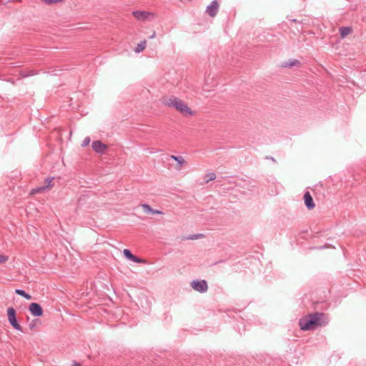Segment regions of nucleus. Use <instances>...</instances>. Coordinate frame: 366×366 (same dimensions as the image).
Masks as SVG:
<instances>
[{
	"mask_svg": "<svg viewBox=\"0 0 366 366\" xmlns=\"http://www.w3.org/2000/svg\"><path fill=\"white\" fill-rule=\"evenodd\" d=\"M123 254H124V257H125L126 258H127L128 259H131V257H132V255H133V254H132V252H130V250H129V249H124L123 250Z\"/></svg>",
	"mask_w": 366,
	"mask_h": 366,
	"instance_id": "18",
	"label": "nucleus"
},
{
	"mask_svg": "<svg viewBox=\"0 0 366 366\" xmlns=\"http://www.w3.org/2000/svg\"><path fill=\"white\" fill-rule=\"evenodd\" d=\"M8 320L10 325L16 330L23 332L22 327L18 323L16 317V311L13 307L7 309Z\"/></svg>",
	"mask_w": 366,
	"mask_h": 366,
	"instance_id": "3",
	"label": "nucleus"
},
{
	"mask_svg": "<svg viewBox=\"0 0 366 366\" xmlns=\"http://www.w3.org/2000/svg\"><path fill=\"white\" fill-rule=\"evenodd\" d=\"M325 317L323 313L315 312L302 317L299 321V325L302 330H310L315 327L321 325V320Z\"/></svg>",
	"mask_w": 366,
	"mask_h": 366,
	"instance_id": "2",
	"label": "nucleus"
},
{
	"mask_svg": "<svg viewBox=\"0 0 366 366\" xmlns=\"http://www.w3.org/2000/svg\"><path fill=\"white\" fill-rule=\"evenodd\" d=\"M202 234H197V235L194 234V235L189 236V237H186L185 239H197L199 237H202Z\"/></svg>",
	"mask_w": 366,
	"mask_h": 366,
	"instance_id": "24",
	"label": "nucleus"
},
{
	"mask_svg": "<svg viewBox=\"0 0 366 366\" xmlns=\"http://www.w3.org/2000/svg\"><path fill=\"white\" fill-rule=\"evenodd\" d=\"M176 162L178 163V169H180L182 166L186 163L184 159L182 156H178Z\"/></svg>",
	"mask_w": 366,
	"mask_h": 366,
	"instance_id": "17",
	"label": "nucleus"
},
{
	"mask_svg": "<svg viewBox=\"0 0 366 366\" xmlns=\"http://www.w3.org/2000/svg\"><path fill=\"white\" fill-rule=\"evenodd\" d=\"M340 35L342 39L345 38L347 35L352 33V29L351 26H341L339 29Z\"/></svg>",
	"mask_w": 366,
	"mask_h": 366,
	"instance_id": "11",
	"label": "nucleus"
},
{
	"mask_svg": "<svg viewBox=\"0 0 366 366\" xmlns=\"http://www.w3.org/2000/svg\"><path fill=\"white\" fill-rule=\"evenodd\" d=\"M155 37V33H154L151 36L150 38L152 39V38H154Z\"/></svg>",
	"mask_w": 366,
	"mask_h": 366,
	"instance_id": "27",
	"label": "nucleus"
},
{
	"mask_svg": "<svg viewBox=\"0 0 366 366\" xmlns=\"http://www.w3.org/2000/svg\"><path fill=\"white\" fill-rule=\"evenodd\" d=\"M73 366H81L79 364L75 362Z\"/></svg>",
	"mask_w": 366,
	"mask_h": 366,
	"instance_id": "28",
	"label": "nucleus"
},
{
	"mask_svg": "<svg viewBox=\"0 0 366 366\" xmlns=\"http://www.w3.org/2000/svg\"><path fill=\"white\" fill-rule=\"evenodd\" d=\"M147 45V41L144 40L141 41L139 44H137V46L134 49V51L136 53H140L142 52L146 47Z\"/></svg>",
	"mask_w": 366,
	"mask_h": 366,
	"instance_id": "12",
	"label": "nucleus"
},
{
	"mask_svg": "<svg viewBox=\"0 0 366 366\" xmlns=\"http://www.w3.org/2000/svg\"><path fill=\"white\" fill-rule=\"evenodd\" d=\"M43 1L46 4H53L57 2H60L61 0H43Z\"/></svg>",
	"mask_w": 366,
	"mask_h": 366,
	"instance_id": "23",
	"label": "nucleus"
},
{
	"mask_svg": "<svg viewBox=\"0 0 366 366\" xmlns=\"http://www.w3.org/2000/svg\"><path fill=\"white\" fill-rule=\"evenodd\" d=\"M219 4L216 0L212 1V3L207 6V12L210 16H214L218 12Z\"/></svg>",
	"mask_w": 366,
	"mask_h": 366,
	"instance_id": "7",
	"label": "nucleus"
},
{
	"mask_svg": "<svg viewBox=\"0 0 366 366\" xmlns=\"http://www.w3.org/2000/svg\"><path fill=\"white\" fill-rule=\"evenodd\" d=\"M129 260H131L134 262H136V263H139V262H142V260L140 258L134 256V254L132 255V257H131V259Z\"/></svg>",
	"mask_w": 366,
	"mask_h": 366,
	"instance_id": "22",
	"label": "nucleus"
},
{
	"mask_svg": "<svg viewBox=\"0 0 366 366\" xmlns=\"http://www.w3.org/2000/svg\"><path fill=\"white\" fill-rule=\"evenodd\" d=\"M191 286L194 290L201 293L206 292L208 290L207 282L205 280H194Z\"/></svg>",
	"mask_w": 366,
	"mask_h": 366,
	"instance_id": "4",
	"label": "nucleus"
},
{
	"mask_svg": "<svg viewBox=\"0 0 366 366\" xmlns=\"http://www.w3.org/2000/svg\"><path fill=\"white\" fill-rule=\"evenodd\" d=\"M92 149L97 153L102 154L107 149V145L99 140L94 141L92 144Z\"/></svg>",
	"mask_w": 366,
	"mask_h": 366,
	"instance_id": "8",
	"label": "nucleus"
},
{
	"mask_svg": "<svg viewBox=\"0 0 366 366\" xmlns=\"http://www.w3.org/2000/svg\"><path fill=\"white\" fill-rule=\"evenodd\" d=\"M206 182L214 180L216 179V174L214 172H210L206 174Z\"/></svg>",
	"mask_w": 366,
	"mask_h": 366,
	"instance_id": "16",
	"label": "nucleus"
},
{
	"mask_svg": "<svg viewBox=\"0 0 366 366\" xmlns=\"http://www.w3.org/2000/svg\"><path fill=\"white\" fill-rule=\"evenodd\" d=\"M177 157H178V156H174V155H172V156H171V158H172V159L175 160V161L177 160Z\"/></svg>",
	"mask_w": 366,
	"mask_h": 366,
	"instance_id": "26",
	"label": "nucleus"
},
{
	"mask_svg": "<svg viewBox=\"0 0 366 366\" xmlns=\"http://www.w3.org/2000/svg\"><path fill=\"white\" fill-rule=\"evenodd\" d=\"M142 207L144 208L145 212H149L152 214H162L161 211L153 209L149 204H142Z\"/></svg>",
	"mask_w": 366,
	"mask_h": 366,
	"instance_id": "14",
	"label": "nucleus"
},
{
	"mask_svg": "<svg viewBox=\"0 0 366 366\" xmlns=\"http://www.w3.org/2000/svg\"><path fill=\"white\" fill-rule=\"evenodd\" d=\"M52 180H53V177L46 179L44 186L37 187L31 190V193L33 194H37V193H41V192H43L44 191H45L46 189L51 188L52 187V184H51Z\"/></svg>",
	"mask_w": 366,
	"mask_h": 366,
	"instance_id": "6",
	"label": "nucleus"
},
{
	"mask_svg": "<svg viewBox=\"0 0 366 366\" xmlns=\"http://www.w3.org/2000/svg\"><path fill=\"white\" fill-rule=\"evenodd\" d=\"M39 320H34L31 321V322H30L29 324V328L31 330H33L36 325L37 324L39 323Z\"/></svg>",
	"mask_w": 366,
	"mask_h": 366,
	"instance_id": "21",
	"label": "nucleus"
},
{
	"mask_svg": "<svg viewBox=\"0 0 366 366\" xmlns=\"http://www.w3.org/2000/svg\"><path fill=\"white\" fill-rule=\"evenodd\" d=\"M9 259V257L0 254V264L5 263Z\"/></svg>",
	"mask_w": 366,
	"mask_h": 366,
	"instance_id": "19",
	"label": "nucleus"
},
{
	"mask_svg": "<svg viewBox=\"0 0 366 366\" xmlns=\"http://www.w3.org/2000/svg\"><path fill=\"white\" fill-rule=\"evenodd\" d=\"M29 310L34 317H40L43 314V310L41 305L36 302H32L29 307Z\"/></svg>",
	"mask_w": 366,
	"mask_h": 366,
	"instance_id": "5",
	"label": "nucleus"
},
{
	"mask_svg": "<svg viewBox=\"0 0 366 366\" xmlns=\"http://www.w3.org/2000/svg\"><path fill=\"white\" fill-rule=\"evenodd\" d=\"M300 64V61H299L298 60H297V59H293V60H290V61H288L285 62V63L282 64V66H283L284 67H289V68H290V67H292V66H293L298 65V64Z\"/></svg>",
	"mask_w": 366,
	"mask_h": 366,
	"instance_id": "15",
	"label": "nucleus"
},
{
	"mask_svg": "<svg viewBox=\"0 0 366 366\" xmlns=\"http://www.w3.org/2000/svg\"><path fill=\"white\" fill-rule=\"evenodd\" d=\"M304 201H305V206L308 209H312L315 208V204L314 203L312 197L311 196V194H310L309 192H306L305 193Z\"/></svg>",
	"mask_w": 366,
	"mask_h": 366,
	"instance_id": "9",
	"label": "nucleus"
},
{
	"mask_svg": "<svg viewBox=\"0 0 366 366\" xmlns=\"http://www.w3.org/2000/svg\"><path fill=\"white\" fill-rule=\"evenodd\" d=\"M90 143V138L89 137H86L84 138V139L83 140L82 143H81V146L82 147H86L87 145H89Z\"/></svg>",
	"mask_w": 366,
	"mask_h": 366,
	"instance_id": "20",
	"label": "nucleus"
},
{
	"mask_svg": "<svg viewBox=\"0 0 366 366\" xmlns=\"http://www.w3.org/2000/svg\"><path fill=\"white\" fill-rule=\"evenodd\" d=\"M15 293L24 297L26 300H30L31 298V296L29 294L26 293L24 290L21 289H16L15 290Z\"/></svg>",
	"mask_w": 366,
	"mask_h": 366,
	"instance_id": "13",
	"label": "nucleus"
},
{
	"mask_svg": "<svg viewBox=\"0 0 366 366\" xmlns=\"http://www.w3.org/2000/svg\"><path fill=\"white\" fill-rule=\"evenodd\" d=\"M134 16L140 21H143L149 17L150 15H153L152 13L147 11H135L132 12Z\"/></svg>",
	"mask_w": 366,
	"mask_h": 366,
	"instance_id": "10",
	"label": "nucleus"
},
{
	"mask_svg": "<svg viewBox=\"0 0 366 366\" xmlns=\"http://www.w3.org/2000/svg\"><path fill=\"white\" fill-rule=\"evenodd\" d=\"M162 103L167 107L174 108L183 115H194V112L192 111L188 105L184 102L174 96L164 99Z\"/></svg>",
	"mask_w": 366,
	"mask_h": 366,
	"instance_id": "1",
	"label": "nucleus"
},
{
	"mask_svg": "<svg viewBox=\"0 0 366 366\" xmlns=\"http://www.w3.org/2000/svg\"><path fill=\"white\" fill-rule=\"evenodd\" d=\"M34 71H33L32 70L29 71V73H26H26H24V72H21V76H23V77H27V76H32V75H34Z\"/></svg>",
	"mask_w": 366,
	"mask_h": 366,
	"instance_id": "25",
	"label": "nucleus"
}]
</instances>
